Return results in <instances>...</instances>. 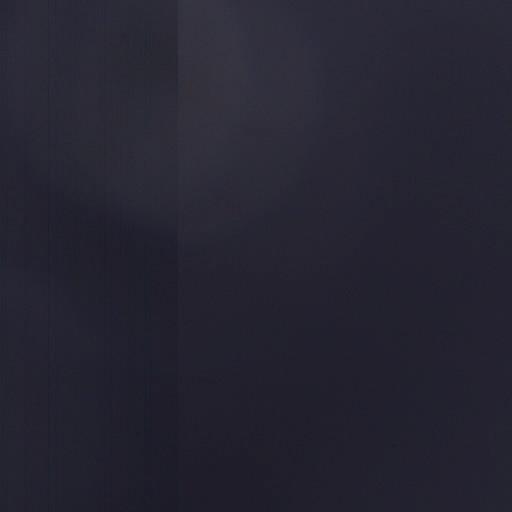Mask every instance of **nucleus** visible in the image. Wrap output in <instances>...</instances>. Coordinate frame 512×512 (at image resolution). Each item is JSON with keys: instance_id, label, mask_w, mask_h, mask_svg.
I'll use <instances>...</instances> for the list:
<instances>
[{"instance_id": "nucleus-1", "label": "nucleus", "mask_w": 512, "mask_h": 512, "mask_svg": "<svg viewBox=\"0 0 512 512\" xmlns=\"http://www.w3.org/2000/svg\"><path fill=\"white\" fill-rule=\"evenodd\" d=\"M377 145H384V0H376Z\"/></svg>"}, {"instance_id": "nucleus-2", "label": "nucleus", "mask_w": 512, "mask_h": 512, "mask_svg": "<svg viewBox=\"0 0 512 512\" xmlns=\"http://www.w3.org/2000/svg\"><path fill=\"white\" fill-rule=\"evenodd\" d=\"M351 494L353 499L347 503L343 512H367L366 503L362 499L359 490L353 489Z\"/></svg>"}, {"instance_id": "nucleus-3", "label": "nucleus", "mask_w": 512, "mask_h": 512, "mask_svg": "<svg viewBox=\"0 0 512 512\" xmlns=\"http://www.w3.org/2000/svg\"><path fill=\"white\" fill-rule=\"evenodd\" d=\"M148 229V225L146 223H136L134 225V230L137 232V233H142L143 231H147Z\"/></svg>"}, {"instance_id": "nucleus-4", "label": "nucleus", "mask_w": 512, "mask_h": 512, "mask_svg": "<svg viewBox=\"0 0 512 512\" xmlns=\"http://www.w3.org/2000/svg\"><path fill=\"white\" fill-rule=\"evenodd\" d=\"M388 356V351L386 350V357ZM388 380L386 379V383ZM388 415V412L386 411V416ZM386 512H388V505L386 504Z\"/></svg>"}, {"instance_id": "nucleus-5", "label": "nucleus", "mask_w": 512, "mask_h": 512, "mask_svg": "<svg viewBox=\"0 0 512 512\" xmlns=\"http://www.w3.org/2000/svg\"><path fill=\"white\" fill-rule=\"evenodd\" d=\"M318 102H319V104H321V105L324 103V101H323V99H322V98L318 99Z\"/></svg>"}, {"instance_id": "nucleus-6", "label": "nucleus", "mask_w": 512, "mask_h": 512, "mask_svg": "<svg viewBox=\"0 0 512 512\" xmlns=\"http://www.w3.org/2000/svg\"><path fill=\"white\" fill-rule=\"evenodd\" d=\"M190 502H191L190 498L185 499V503H190Z\"/></svg>"}]
</instances>
